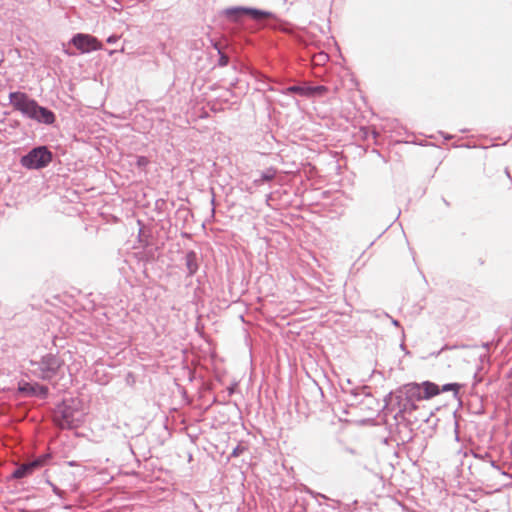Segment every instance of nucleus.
<instances>
[{
    "instance_id": "nucleus-12",
    "label": "nucleus",
    "mask_w": 512,
    "mask_h": 512,
    "mask_svg": "<svg viewBox=\"0 0 512 512\" xmlns=\"http://www.w3.org/2000/svg\"><path fill=\"white\" fill-rule=\"evenodd\" d=\"M290 92L298 93L301 95H308V87L292 86L288 88Z\"/></svg>"
},
{
    "instance_id": "nucleus-5",
    "label": "nucleus",
    "mask_w": 512,
    "mask_h": 512,
    "mask_svg": "<svg viewBox=\"0 0 512 512\" xmlns=\"http://www.w3.org/2000/svg\"><path fill=\"white\" fill-rule=\"evenodd\" d=\"M52 160V153L45 147L40 146L32 149L23 156L20 163L27 169H41L46 167Z\"/></svg>"
},
{
    "instance_id": "nucleus-8",
    "label": "nucleus",
    "mask_w": 512,
    "mask_h": 512,
    "mask_svg": "<svg viewBox=\"0 0 512 512\" xmlns=\"http://www.w3.org/2000/svg\"><path fill=\"white\" fill-rule=\"evenodd\" d=\"M48 459L49 455H42L31 462L22 464L13 472V477L20 479L31 475L35 470L43 467Z\"/></svg>"
},
{
    "instance_id": "nucleus-16",
    "label": "nucleus",
    "mask_w": 512,
    "mask_h": 512,
    "mask_svg": "<svg viewBox=\"0 0 512 512\" xmlns=\"http://www.w3.org/2000/svg\"><path fill=\"white\" fill-rule=\"evenodd\" d=\"M326 58H327V56H326V55H319V56H318V61H319V62H320V61H324Z\"/></svg>"
},
{
    "instance_id": "nucleus-10",
    "label": "nucleus",
    "mask_w": 512,
    "mask_h": 512,
    "mask_svg": "<svg viewBox=\"0 0 512 512\" xmlns=\"http://www.w3.org/2000/svg\"><path fill=\"white\" fill-rule=\"evenodd\" d=\"M275 175L276 171L274 169H268L261 174V178L259 180H256V182L261 183L265 181H270L275 177Z\"/></svg>"
},
{
    "instance_id": "nucleus-3",
    "label": "nucleus",
    "mask_w": 512,
    "mask_h": 512,
    "mask_svg": "<svg viewBox=\"0 0 512 512\" xmlns=\"http://www.w3.org/2000/svg\"><path fill=\"white\" fill-rule=\"evenodd\" d=\"M80 400H65L58 406L55 413V421L62 429L77 427L83 420V413L80 411Z\"/></svg>"
},
{
    "instance_id": "nucleus-2",
    "label": "nucleus",
    "mask_w": 512,
    "mask_h": 512,
    "mask_svg": "<svg viewBox=\"0 0 512 512\" xmlns=\"http://www.w3.org/2000/svg\"><path fill=\"white\" fill-rule=\"evenodd\" d=\"M9 100L14 109L30 119L44 124H52L55 121V115L52 111L39 106L35 100L29 98L25 93L12 92L9 95Z\"/></svg>"
},
{
    "instance_id": "nucleus-18",
    "label": "nucleus",
    "mask_w": 512,
    "mask_h": 512,
    "mask_svg": "<svg viewBox=\"0 0 512 512\" xmlns=\"http://www.w3.org/2000/svg\"><path fill=\"white\" fill-rule=\"evenodd\" d=\"M393 324L397 326L398 325V321L394 320Z\"/></svg>"
},
{
    "instance_id": "nucleus-13",
    "label": "nucleus",
    "mask_w": 512,
    "mask_h": 512,
    "mask_svg": "<svg viewBox=\"0 0 512 512\" xmlns=\"http://www.w3.org/2000/svg\"><path fill=\"white\" fill-rule=\"evenodd\" d=\"M148 159L144 156H139L137 158V166L138 167H145L148 164Z\"/></svg>"
},
{
    "instance_id": "nucleus-7",
    "label": "nucleus",
    "mask_w": 512,
    "mask_h": 512,
    "mask_svg": "<svg viewBox=\"0 0 512 512\" xmlns=\"http://www.w3.org/2000/svg\"><path fill=\"white\" fill-rule=\"evenodd\" d=\"M226 14L234 21H238L243 15H249L251 18L255 20H261L263 18H268L272 16V14L267 11L244 7H235L227 9Z\"/></svg>"
},
{
    "instance_id": "nucleus-6",
    "label": "nucleus",
    "mask_w": 512,
    "mask_h": 512,
    "mask_svg": "<svg viewBox=\"0 0 512 512\" xmlns=\"http://www.w3.org/2000/svg\"><path fill=\"white\" fill-rule=\"evenodd\" d=\"M71 42L81 53L102 49V43L89 34L78 33L72 38Z\"/></svg>"
},
{
    "instance_id": "nucleus-4",
    "label": "nucleus",
    "mask_w": 512,
    "mask_h": 512,
    "mask_svg": "<svg viewBox=\"0 0 512 512\" xmlns=\"http://www.w3.org/2000/svg\"><path fill=\"white\" fill-rule=\"evenodd\" d=\"M63 361L56 355L47 354L43 356L39 361H31V365L34 367L33 372L36 373L42 379H51L55 377L63 365Z\"/></svg>"
},
{
    "instance_id": "nucleus-14",
    "label": "nucleus",
    "mask_w": 512,
    "mask_h": 512,
    "mask_svg": "<svg viewBox=\"0 0 512 512\" xmlns=\"http://www.w3.org/2000/svg\"><path fill=\"white\" fill-rule=\"evenodd\" d=\"M118 39H119V37H118V36H116V35H111V36H109V37L107 38V42H108V43H110V44H112V43L117 42V41H118Z\"/></svg>"
},
{
    "instance_id": "nucleus-11",
    "label": "nucleus",
    "mask_w": 512,
    "mask_h": 512,
    "mask_svg": "<svg viewBox=\"0 0 512 512\" xmlns=\"http://www.w3.org/2000/svg\"><path fill=\"white\" fill-rule=\"evenodd\" d=\"M326 87L324 86H309L308 87V95H322L326 92Z\"/></svg>"
},
{
    "instance_id": "nucleus-17",
    "label": "nucleus",
    "mask_w": 512,
    "mask_h": 512,
    "mask_svg": "<svg viewBox=\"0 0 512 512\" xmlns=\"http://www.w3.org/2000/svg\"><path fill=\"white\" fill-rule=\"evenodd\" d=\"M64 356H69V357L71 358L72 353H71L70 351H67V352L64 354Z\"/></svg>"
},
{
    "instance_id": "nucleus-15",
    "label": "nucleus",
    "mask_w": 512,
    "mask_h": 512,
    "mask_svg": "<svg viewBox=\"0 0 512 512\" xmlns=\"http://www.w3.org/2000/svg\"><path fill=\"white\" fill-rule=\"evenodd\" d=\"M456 385L455 384H446L443 386V391H449L451 390L453 387H455Z\"/></svg>"
},
{
    "instance_id": "nucleus-1",
    "label": "nucleus",
    "mask_w": 512,
    "mask_h": 512,
    "mask_svg": "<svg viewBox=\"0 0 512 512\" xmlns=\"http://www.w3.org/2000/svg\"><path fill=\"white\" fill-rule=\"evenodd\" d=\"M399 393L404 396V400L400 402V411L404 413H412L418 409L417 402L428 400L440 393L439 387L429 381L421 384L410 383L404 385Z\"/></svg>"
},
{
    "instance_id": "nucleus-9",
    "label": "nucleus",
    "mask_w": 512,
    "mask_h": 512,
    "mask_svg": "<svg viewBox=\"0 0 512 512\" xmlns=\"http://www.w3.org/2000/svg\"><path fill=\"white\" fill-rule=\"evenodd\" d=\"M186 266L188 268L190 275H193L197 271L198 265H197V257H196L195 252L191 251V252L187 253Z\"/></svg>"
}]
</instances>
